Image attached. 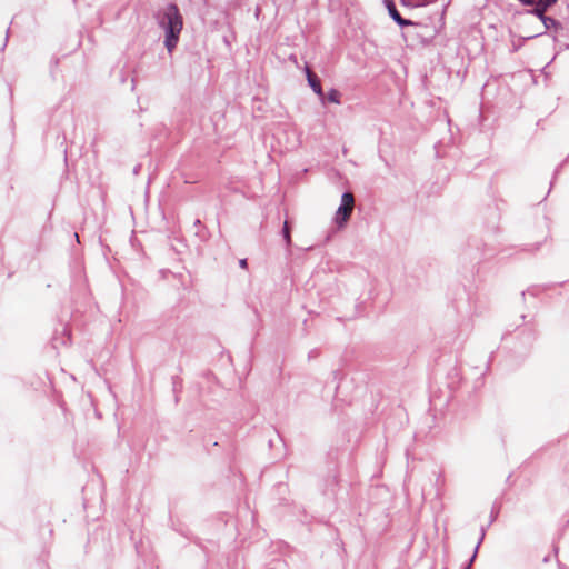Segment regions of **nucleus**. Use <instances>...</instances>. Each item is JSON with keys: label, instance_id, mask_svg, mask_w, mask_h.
I'll list each match as a JSON object with an SVG mask.
<instances>
[{"label": "nucleus", "instance_id": "1", "mask_svg": "<svg viewBox=\"0 0 569 569\" xmlns=\"http://www.w3.org/2000/svg\"><path fill=\"white\" fill-rule=\"evenodd\" d=\"M154 18L158 26L164 31V47L171 53L178 44L182 30V16L177 4L168 3L156 12Z\"/></svg>", "mask_w": 569, "mask_h": 569}, {"label": "nucleus", "instance_id": "2", "mask_svg": "<svg viewBox=\"0 0 569 569\" xmlns=\"http://www.w3.org/2000/svg\"><path fill=\"white\" fill-rule=\"evenodd\" d=\"M355 206V198L350 192H343L341 196V203L336 211V223L342 227L350 218Z\"/></svg>", "mask_w": 569, "mask_h": 569}, {"label": "nucleus", "instance_id": "3", "mask_svg": "<svg viewBox=\"0 0 569 569\" xmlns=\"http://www.w3.org/2000/svg\"><path fill=\"white\" fill-rule=\"evenodd\" d=\"M385 2V6L388 10V13L389 16L391 17V19L399 26V27H409V26H412L413 22L411 20H408V19H403L399 11L397 10L396 8V4H395V1L393 0H383Z\"/></svg>", "mask_w": 569, "mask_h": 569}, {"label": "nucleus", "instance_id": "4", "mask_svg": "<svg viewBox=\"0 0 569 569\" xmlns=\"http://www.w3.org/2000/svg\"><path fill=\"white\" fill-rule=\"evenodd\" d=\"M532 6H535V7L532 9L527 10V13L533 14L542 21L547 17L546 11L551 6H553V3H547V2H541V1L535 0V3Z\"/></svg>", "mask_w": 569, "mask_h": 569}, {"label": "nucleus", "instance_id": "5", "mask_svg": "<svg viewBox=\"0 0 569 569\" xmlns=\"http://www.w3.org/2000/svg\"><path fill=\"white\" fill-rule=\"evenodd\" d=\"M307 80L313 92L320 97V99H323V91L321 88L320 80L316 74H313L308 68H307Z\"/></svg>", "mask_w": 569, "mask_h": 569}, {"label": "nucleus", "instance_id": "6", "mask_svg": "<svg viewBox=\"0 0 569 569\" xmlns=\"http://www.w3.org/2000/svg\"><path fill=\"white\" fill-rule=\"evenodd\" d=\"M322 102L325 101L339 104L340 103V92L336 89H330V91L325 96L323 99H321Z\"/></svg>", "mask_w": 569, "mask_h": 569}, {"label": "nucleus", "instance_id": "7", "mask_svg": "<svg viewBox=\"0 0 569 569\" xmlns=\"http://www.w3.org/2000/svg\"><path fill=\"white\" fill-rule=\"evenodd\" d=\"M541 22L543 23L546 30H549V29L557 30V29L561 28V23L558 20H556L551 17H548V16Z\"/></svg>", "mask_w": 569, "mask_h": 569}, {"label": "nucleus", "instance_id": "8", "mask_svg": "<svg viewBox=\"0 0 569 569\" xmlns=\"http://www.w3.org/2000/svg\"><path fill=\"white\" fill-rule=\"evenodd\" d=\"M282 237H283V240L286 241L287 247H290L291 246V234H290V228H289L288 221H284V223H283Z\"/></svg>", "mask_w": 569, "mask_h": 569}, {"label": "nucleus", "instance_id": "9", "mask_svg": "<svg viewBox=\"0 0 569 569\" xmlns=\"http://www.w3.org/2000/svg\"><path fill=\"white\" fill-rule=\"evenodd\" d=\"M523 6H532L535 3V0H518Z\"/></svg>", "mask_w": 569, "mask_h": 569}, {"label": "nucleus", "instance_id": "10", "mask_svg": "<svg viewBox=\"0 0 569 569\" xmlns=\"http://www.w3.org/2000/svg\"><path fill=\"white\" fill-rule=\"evenodd\" d=\"M239 264H240L241 268H247V259H241L239 261Z\"/></svg>", "mask_w": 569, "mask_h": 569}, {"label": "nucleus", "instance_id": "11", "mask_svg": "<svg viewBox=\"0 0 569 569\" xmlns=\"http://www.w3.org/2000/svg\"><path fill=\"white\" fill-rule=\"evenodd\" d=\"M542 34V32H539V33H536V34H531V36H528L527 39H532V38H536L538 36Z\"/></svg>", "mask_w": 569, "mask_h": 569}, {"label": "nucleus", "instance_id": "12", "mask_svg": "<svg viewBox=\"0 0 569 569\" xmlns=\"http://www.w3.org/2000/svg\"><path fill=\"white\" fill-rule=\"evenodd\" d=\"M7 33H9V29L7 30ZM9 38V34H6V40Z\"/></svg>", "mask_w": 569, "mask_h": 569}]
</instances>
